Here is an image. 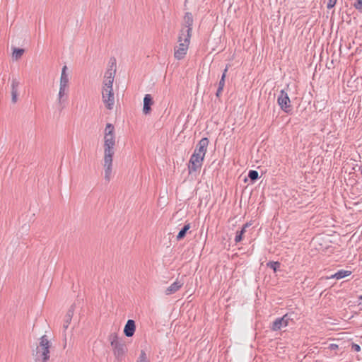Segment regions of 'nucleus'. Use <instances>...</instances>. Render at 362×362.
Listing matches in <instances>:
<instances>
[{
    "label": "nucleus",
    "mask_w": 362,
    "mask_h": 362,
    "mask_svg": "<svg viewBox=\"0 0 362 362\" xmlns=\"http://www.w3.org/2000/svg\"><path fill=\"white\" fill-rule=\"evenodd\" d=\"M204 158V156L194 152V153L192 155L190 158L189 163V173H192L193 172H196L198 169H199L202 165Z\"/></svg>",
    "instance_id": "6"
},
{
    "label": "nucleus",
    "mask_w": 362,
    "mask_h": 362,
    "mask_svg": "<svg viewBox=\"0 0 362 362\" xmlns=\"http://www.w3.org/2000/svg\"><path fill=\"white\" fill-rule=\"evenodd\" d=\"M292 320L291 314H285L282 317L277 318L273 322L272 329L273 331H278L283 327H286L288 325L289 322Z\"/></svg>",
    "instance_id": "9"
},
{
    "label": "nucleus",
    "mask_w": 362,
    "mask_h": 362,
    "mask_svg": "<svg viewBox=\"0 0 362 362\" xmlns=\"http://www.w3.org/2000/svg\"><path fill=\"white\" fill-rule=\"evenodd\" d=\"M191 226L190 223H187L185 226L181 229V230L178 233L177 235V240H180L185 238L187 234V232L190 229Z\"/></svg>",
    "instance_id": "21"
},
{
    "label": "nucleus",
    "mask_w": 362,
    "mask_h": 362,
    "mask_svg": "<svg viewBox=\"0 0 362 362\" xmlns=\"http://www.w3.org/2000/svg\"><path fill=\"white\" fill-rule=\"evenodd\" d=\"M337 0H328L327 8L328 9L332 8L337 4Z\"/></svg>",
    "instance_id": "29"
},
{
    "label": "nucleus",
    "mask_w": 362,
    "mask_h": 362,
    "mask_svg": "<svg viewBox=\"0 0 362 362\" xmlns=\"http://www.w3.org/2000/svg\"><path fill=\"white\" fill-rule=\"evenodd\" d=\"M69 90V87L59 86L57 100L60 105H62L67 100Z\"/></svg>",
    "instance_id": "14"
},
{
    "label": "nucleus",
    "mask_w": 362,
    "mask_h": 362,
    "mask_svg": "<svg viewBox=\"0 0 362 362\" xmlns=\"http://www.w3.org/2000/svg\"><path fill=\"white\" fill-rule=\"evenodd\" d=\"M110 345L112 346V343L114 342H122L121 341L118 340L117 336L116 334H112L110 337Z\"/></svg>",
    "instance_id": "30"
},
{
    "label": "nucleus",
    "mask_w": 362,
    "mask_h": 362,
    "mask_svg": "<svg viewBox=\"0 0 362 362\" xmlns=\"http://www.w3.org/2000/svg\"><path fill=\"white\" fill-rule=\"evenodd\" d=\"M351 349L358 352L361 350V347L358 344H353L351 346Z\"/></svg>",
    "instance_id": "31"
},
{
    "label": "nucleus",
    "mask_w": 362,
    "mask_h": 362,
    "mask_svg": "<svg viewBox=\"0 0 362 362\" xmlns=\"http://www.w3.org/2000/svg\"><path fill=\"white\" fill-rule=\"evenodd\" d=\"M267 267L272 269L274 272L280 267V263L278 262H269L267 263Z\"/></svg>",
    "instance_id": "24"
},
{
    "label": "nucleus",
    "mask_w": 362,
    "mask_h": 362,
    "mask_svg": "<svg viewBox=\"0 0 362 362\" xmlns=\"http://www.w3.org/2000/svg\"><path fill=\"white\" fill-rule=\"evenodd\" d=\"M23 52H24V49L16 48V49H14V50L13 52V57L15 58L16 59H18L22 57Z\"/></svg>",
    "instance_id": "23"
},
{
    "label": "nucleus",
    "mask_w": 362,
    "mask_h": 362,
    "mask_svg": "<svg viewBox=\"0 0 362 362\" xmlns=\"http://www.w3.org/2000/svg\"><path fill=\"white\" fill-rule=\"evenodd\" d=\"M137 362H148L146 355L144 351H141Z\"/></svg>",
    "instance_id": "28"
},
{
    "label": "nucleus",
    "mask_w": 362,
    "mask_h": 362,
    "mask_svg": "<svg viewBox=\"0 0 362 362\" xmlns=\"http://www.w3.org/2000/svg\"><path fill=\"white\" fill-rule=\"evenodd\" d=\"M277 103L284 112L288 113L291 110V100L285 90H281L280 91Z\"/></svg>",
    "instance_id": "5"
},
{
    "label": "nucleus",
    "mask_w": 362,
    "mask_h": 362,
    "mask_svg": "<svg viewBox=\"0 0 362 362\" xmlns=\"http://www.w3.org/2000/svg\"><path fill=\"white\" fill-rule=\"evenodd\" d=\"M103 101L108 110H112L115 104L113 89H103Z\"/></svg>",
    "instance_id": "8"
},
{
    "label": "nucleus",
    "mask_w": 362,
    "mask_h": 362,
    "mask_svg": "<svg viewBox=\"0 0 362 362\" xmlns=\"http://www.w3.org/2000/svg\"><path fill=\"white\" fill-rule=\"evenodd\" d=\"M209 143V141L207 138H202L197 144L196 148L194 150V153H198L199 155H201L204 157L206 153Z\"/></svg>",
    "instance_id": "12"
},
{
    "label": "nucleus",
    "mask_w": 362,
    "mask_h": 362,
    "mask_svg": "<svg viewBox=\"0 0 362 362\" xmlns=\"http://www.w3.org/2000/svg\"><path fill=\"white\" fill-rule=\"evenodd\" d=\"M116 138L115 133V127L110 124L107 123L104 129V136H103V148H104V154L108 155H114L115 154V147L116 144Z\"/></svg>",
    "instance_id": "1"
},
{
    "label": "nucleus",
    "mask_w": 362,
    "mask_h": 362,
    "mask_svg": "<svg viewBox=\"0 0 362 362\" xmlns=\"http://www.w3.org/2000/svg\"><path fill=\"white\" fill-rule=\"evenodd\" d=\"M351 274L350 271L348 270H339L334 274L331 275L329 277H326L327 279H341L346 276H349Z\"/></svg>",
    "instance_id": "19"
},
{
    "label": "nucleus",
    "mask_w": 362,
    "mask_h": 362,
    "mask_svg": "<svg viewBox=\"0 0 362 362\" xmlns=\"http://www.w3.org/2000/svg\"><path fill=\"white\" fill-rule=\"evenodd\" d=\"M114 155L104 154L103 157V168L104 178L106 182H109L112 177V158Z\"/></svg>",
    "instance_id": "4"
},
{
    "label": "nucleus",
    "mask_w": 362,
    "mask_h": 362,
    "mask_svg": "<svg viewBox=\"0 0 362 362\" xmlns=\"http://www.w3.org/2000/svg\"><path fill=\"white\" fill-rule=\"evenodd\" d=\"M67 66H64L62 69L59 86L69 87V77L66 73Z\"/></svg>",
    "instance_id": "18"
},
{
    "label": "nucleus",
    "mask_w": 362,
    "mask_h": 362,
    "mask_svg": "<svg viewBox=\"0 0 362 362\" xmlns=\"http://www.w3.org/2000/svg\"><path fill=\"white\" fill-rule=\"evenodd\" d=\"M191 37L189 35V30L182 33H179L177 42L178 45L174 47V57L177 60L185 58L189 49Z\"/></svg>",
    "instance_id": "2"
},
{
    "label": "nucleus",
    "mask_w": 362,
    "mask_h": 362,
    "mask_svg": "<svg viewBox=\"0 0 362 362\" xmlns=\"http://www.w3.org/2000/svg\"><path fill=\"white\" fill-rule=\"evenodd\" d=\"M136 330L135 322L133 320H127L124 329V333L126 337H131L134 335Z\"/></svg>",
    "instance_id": "16"
},
{
    "label": "nucleus",
    "mask_w": 362,
    "mask_h": 362,
    "mask_svg": "<svg viewBox=\"0 0 362 362\" xmlns=\"http://www.w3.org/2000/svg\"><path fill=\"white\" fill-rule=\"evenodd\" d=\"M351 4L358 10L362 9V0H351Z\"/></svg>",
    "instance_id": "25"
},
{
    "label": "nucleus",
    "mask_w": 362,
    "mask_h": 362,
    "mask_svg": "<svg viewBox=\"0 0 362 362\" xmlns=\"http://www.w3.org/2000/svg\"><path fill=\"white\" fill-rule=\"evenodd\" d=\"M192 25H193V16L191 13L187 12L184 16L183 23L182 25V28L180 31V33H182L184 30L187 32L189 29V35L192 36Z\"/></svg>",
    "instance_id": "10"
},
{
    "label": "nucleus",
    "mask_w": 362,
    "mask_h": 362,
    "mask_svg": "<svg viewBox=\"0 0 362 362\" xmlns=\"http://www.w3.org/2000/svg\"><path fill=\"white\" fill-rule=\"evenodd\" d=\"M184 282L181 279H177L174 283L169 286L165 291L167 296L172 295L179 291L183 286Z\"/></svg>",
    "instance_id": "13"
},
{
    "label": "nucleus",
    "mask_w": 362,
    "mask_h": 362,
    "mask_svg": "<svg viewBox=\"0 0 362 362\" xmlns=\"http://www.w3.org/2000/svg\"><path fill=\"white\" fill-rule=\"evenodd\" d=\"M153 104V98L150 94H146L144 98L143 112L148 115L151 112V106Z\"/></svg>",
    "instance_id": "17"
},
{
    "label": "nucleus",
    "mask_w": 362,
    "mask_h": 362,
    "mask_svg": "<svg viewBox=\"0 0 362 362\" xmlns=\"http://www.w3.org/2000/svg\"><path fill=\"white\" fill-rule=\"evenodd\" d=\"M69 323L67 322V321L65 322V324L64 325V329H67L68 326H69Z\"/></svg>",
    "instance_id": "32"
},
{
    "label": "nucleus",
    "mask_w": 362,
    "mask_h": 362,
    "mask_svg": "<svg viewBox=\"0 0 362 362\" xmlns=\"http://www.w3.org/2000/svg\"><path fill=\"white\" fill-rule=\"evenodd\" d=\"M248 177L252 180H255L258 178V173L256 170H250L248 173Z\"/></svg>",
    "instance_id": "26"
},
{
    "label": "nucleus",
    "mask_w": 362,
    "mask_h": 362,
    "mask_svg": "<svg viewBox=\"0 0 362 362\" xmlns=\"http://www.w3.org/2000/svg\"><path fill=\"white\" fill-rule=\"evenodd\" d=\"M112 348L113 350L114 355L117 361H122L124 358L125 353L127 352V346L125 344L122 342H112Z\"/></svg>",
    "instance_id": "7"
},
{
    "label": "nucleus",
    "mask_w": 362,
    "mask_h": 362,
    "mask_svg": "<svg viewBox=\"0 0 362 362\" xmlns=\"http://www.w3.org/2000/svg\"><path fill=\"white\" fill-rule=\"evenodd\" d=\"M20 85V82L16 78H13L11 81V100L12 103H16L18 100V90Z\"/></svg>",
    "instance_id": "15"
},
{
    "label": "nucleus",
    "mask_w": 362,
    "mask_h": 362,
    "mask_svg": "<svg viewBox=\"0 0 362 362\" xmlns=\"http://www.w3.org/2000/svg\"><path fill=\"white\" fill-rule=\"evenodd\" d=\"M74 315V310H73V308L71 307L67 312L66 313V321H67L68 323H70L71 320V318H72V316Z\"/></svg>",
    "instance_id": "27"
},
{
    "label": "nucleus",
    "mask_w": 362,
    "mask_h": 362,
    "mask_svg": "<svg viewBox=\"0 0 362 362\" xmlns=\"http://www.w3.org/2000/svg\"><path fill=\"white\" fill-rule=\"evenodd\" d=\"M249 226V223H246L243 226V228L240 231H237L235 238V241L239 243L243 240V235L245 233L246 228Z\"/></svg>",
    "instance_id": "22"
},
{
    "label": "nucleus",
    "mask_w": 362,
    "mask_h": 362,
    "mask_svg": "<svg viewBox=\"0 0 362 362\" xmlns=\"http://www.w3.org/2000/svg\"><path fill=\"white\" fill-rule=\"evenodd\" d=\"M115 73V71L113 70H107L106 71L103 89H112Z\"/></svg>",
    "instance_id": "11"
},
{
    "label": "nucleus",
    "mask_w": 362,
    "mask_h": 362,
    "mask_svg": "<svg viewBox=\"0 0 362 362\" xmlns=\"http://www.w3.org/2000/svg\"><path fill=\"white\" fill-rule=\"evenodd\" d=\"M51 342L46 335L40 337L39 344L36 348L35 359L37 361L47 362L49 358Z\"/></svg>",
    "instance_id": "3"
},
{
    "label": "nucleus",
    "mask_w": 362,
    "mask_h": 362,
    "mask_svg": "<svg viewBox=\"0 0 362 362\" xmlns=\"http://www.w3.org/2000/svg\"><path fill=\"white\" fill-rule=\"evenodd\" d=\"M227 71H228V66H226V69H224L223 73L222 76H221V80L219 81L218 88L217 92H216V96L217 97L220 96V94L221 93V92H222L223 89V87L225 86V78H226V76Z\"/></svg>",
    "instance_id": "20"
}]
</instances>
